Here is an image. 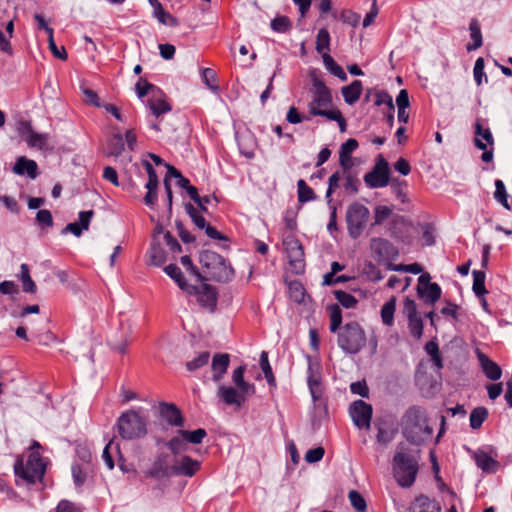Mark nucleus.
Instances as JSON below:
<instances>
[{"instance_id": "nucleus-60", "label": "nucleus", "mask_w": 512, "mask_h": 512, "mask_svg": "<svg viewBox=\"0 0 512 512\" xmlns=\"http://www.w3.org/2000/svg\"><path fill=\"white\" fill-rule=\"evenodd\" d=\"M343 177L345 179L344 188L347 191H350L353 194H356L358 192L359 188V180L358 178L353 175L350 170H343Z\"/></svg>"}, {"instance_id": "nucleus-56", "label": "nucleus", "mask_w": 512, "mask_h": 512, "mask_svg": "<svg viewBox=\"0 0 512 512\" xmlns=\"http://www.w3.org/2000/svg\"><path fill=\"white\" fill-rule=\"evenodd\" d=\"M484 67H485L484 59L482 57H479L475 61L474 68H473L474 80H475L477 86L482 85L483 78L485 79V82H487V80H488L487 76L484 72Z\"/></svg>"}, {"instance_id": "nucleus-52", "label": "nucleus", "mask_w": 512, "mask_h": 512, "mask_svg": "<svg viewBox=\"0 0 512 512\" xmlns=\"http://www.w3.org/2000/svg\"><path fill=\"white\" fill-rule=\"evenodd\" d=\"M210 359V353L207 351L201 352L197 357H195L193 360L188 361L186 363V368L189 371H196L199 368L205 366L208 364Z\"/></svg>"}, {"instance_id": "nucleus-57", "label": "nucleus", "mask_w": 512, "mask_h": 512, "mask_svg": "<svg viewBox=\"0 0 512 512\" xmlns=\"http://www.w3.org/2000/svg\"><path fill=\"white\" fill-rule=\"evenodd\" d=\"M408 327L411 335L414 338L420 339L422 337L424 325L420 316L409 318Z\"/></svg>"}, {"instance_id": "nucleus-33", "label": "nucleus", "mask_w": 512, "mask_h": 512, "mask_svg": "<svg viewBox=\"0 0 512 512\" xmlns=\"http://www.w3.org/2000/svg\"><path fill=\"white\" fill-rule=\"evenodd\" d=\"M323 63L325 68L341 81L347 80V75L343 68L333 59L329 53H322Z\"/></svg>"}, {"instance_id": "nucleus-40", "label": "nucleus", "mask_w": 512, "mask_h": 512, "mask_svg": "<svg viewBox=\"0 0 512 512\" xmlns=\"http://www.w3.org/2000/svg\"><path fill=\"white\" fill-rule=\"evenodd\" d=\"M297 193L300 203H307L316 199L314 190L303 179H299L297 182Z\"/></svg>"}, {"instance_id": "nucleus-32", "label": "nucleus", "mask_w": 512, "mask_h": 512, "mask_svg": "<svg viewBox=\"0 0 512 512\" xmlns=\"http://www.w3.org/2000/svg\"><path fill=\"white\" fill-rule=\"evenodd\" d=\"M377 426V442L383 445L390 443L397 434V429L389 426L387 423H378Z\"/></svg>"}, {"instance_id": "nucleus-7", "label": "nucleus", "mask_w": 512, "mask_h": 512, "mask_svg": "<svg viewBox=\"0 0 512 512\" xmlns=\"http://www.w3.org/2000/svg\"><path fill=\"white\" fill-rule=\"evenodd\" d=\"M369 216V209L359 202H353L348 206L345 219L347 231L351 238L357 239L362 235Z\"/></svg>"}, {"instance_id": "nucleus-22", "label": "nucleus", "mask_w": 512, "mask_h": 512, "mask_svg": "<svg viewBox=\"0 0 512 512\" xmlns=\"http://www.w3.org/2000/svg\"><path fill=\"white\" fill-rule=\"evenodd\" d=\"M38 166L34 160L27 159L24 156L19 157L13 167V172L17 175L27 174L31 179L38 175Z\"/></svg>"}, {"instance_id": "nucleus-15", "label": "nucleus", "mask_w": 512, "mask_h": 512, "mask_svg": "<svg viewBox=\"0 0 512 512\" xmlns=\"http://www.w3.org/2000/svg\"><path fill=\"white\" fill-rule=\"evenodd\" d=\"M218 397L227 405H236L241 407L246 401L247 396L250 393H242L241 390H237L230 386L221 385L218 388Z\"/></svg>"}, {"instance_id": "nucleus-35", "label": "nucleus", "mask_w": 512, "mask_h": 512, "mask_svg": "<svg viewBox=\"0 0 512 512\" xmlns=\"http://www.w3.org/2000/svg\"><path fill=\"white\" fill-rule=\"evenodd\" d=\"M150 264L161 266L166 262V252L159 242L152 240L149 249Z\"/></svg>"}, {"instance_id": "nucleus-13", "label": "nucleus", "mask_w": 512, "mask_h": 512, "mask_svg": "<svg viewBox=\"0 0 512 512\" xmlns=\"http://www.w3.org/2000/svg\"><path fill=\"white\" fill-rule=\"evenodd\" d=\"M370 248L378 261L395 260L399 254L397 247L393 243L380 237L371 239Z\"/></svg>"}, {"instance_id": "nucleus-24", "label": "nucleus", "mask_w": 512, "mask_h": 512, "mask_svg": "<svg viewBox=\"0 0 512 512\" xmlns=\"http://www.w3.org/2000/svg\"><path fill=\"white\" fill-rule=\"evenodd\" d=\"M165 273L171 277L178 287L185 293H195L194 285L187 283L181 269L176 264H169L164 268Z\"/></svg>"}, {"instance_id": "nucleus-47", "label": "nucleus", "mask_w": 512, "mask_h": 512, "mask_svg": "<svg viewBox=\"0 0 512 512\" xmlns=\"http://www.w3.org/2000/svg\"><path fill=\"white\" fill-rule=\"evenodd\" d=\"M395 309H396V302H395L394 298L390 299L382 306L381 318H382V322L385 325L391 326L394 323Z\"/></svg>"}, {"instance_id": "nucleus-5", "label": "nucleus", "mask_w": 512, "mask_h": 512, "mask_svg": "<svg viewBox=\"0 0 512 512\" xmlns=\"http://www.w3.org/2000/svg\"><path fill=\"white\" fill-rule=\"evenodd\" d=\"M45 470L46 467L42 457L37 452L30 453L26 461L23 458H18L14 464L16 485H33L38 481H42Z\"/></svg>"}, {"instance_id": "nucleus-2", "label": "nucleus", "mask_w": 512, "mask_h": 512, "mask_svg": "<svg viewBox=\"0 0 512 512\" xmlns=\"http://www.w3.org/2000/svg\"><path fill=\"white\" fill-rule=\"evenodd\" d=\"M403 436L412 444L420 445L433 434L428 424L425 410L420 406H411L401 419Z\"/></svg>"}, {"instance_id": "nucleus-51", "label": "nucleus", "mask_w": 512, "mask_h": 512, "mask_svg": "<svg viewBox=\"0 0 512 512\" xmlns=\"http://www.w3.org/2000/svg\"><path fill=\"white\" fill-rule=\"evenodd\" d=\"M334 296L336 300L347 309L354 308L358 301L357 299L350 293L345 292L343 290H336L334 291Z\"/></svg>"}, {"instance_id": "nucleus-28", "label": "nucleus", "mask_w": 512, "mask_h": 512, "mask_svg": "<svg viewBox=\"0 0 512 512\" xmlns=\"http://www.w3.org/2000/svg\"><path fill=\"white\" fill-rule=\"evenodd\" d=\"M417 292L428 304H434L441 297V288L437 283H428L426 287H417Z\"/></svg>"}, {"instance_id": "nucleus-19", "label": "nucleus", "mask_w": 512, "mask_h": 512, "mask_svg": "<svg viewBox=\"0 0 512 512\" xmlns=\"http://www.w3.org/2000/svg\"><path fill=\"white\" fill-rule=\"evenodd\" d=\"M230 364V355L227 353H217L213 356L212 359V372H213V380L215 382L220 381L224 374L227 372V369Z\"/></svg>"}, {"instance_id": "nucleus-59", "label": "nucleus", "mask_w": 512, "mask_h": 512, "mask_svg": "<svg viewBox=\"0 0 512 512\" xmlns=\"http://www.w3.org/2000/svg\"><path fill=\"white\" fill-rule=\"evenodd\" d=\"M271 28L278 33H285L291 28V21L286 16H279L271 21Z\"/></svg>"}, {"instance_id": "nucleus-42", "label": "nucleus", "mask_w": 512, "mask_h": 512, "mask_svg": "<svg viewBox=\"0 0 512 512\" xmlns=\"http://www.w3.org/2000/svg\"><path fill=\"white\" fill-rule=\"evenodd\" d=\"M472 276H473L472 290H473L474 294L477 297L484 296L487 293V289L485 287V278H486L485 273L480 270H474L472 272Z\"/></svg>"}, {"instance_id": "nucleus-61", "label": "nucleus", "mask_w": 512, "mask_h": 512, "mask_svg": "<svg viewBox=\"0 0 512 512\" xmlns=\"http://www.w3.org/2000/svg\"><path fill=\"white\" fill-rule=\"evenodd\" d=\"M349 500L353 508L359 512H364L367 508L366 501L363 498V496L355 491L352 490L349 492Z\"/></svg>"}, {"instance_id": "nucleus-39", "label": "nucleus", "mask_w": 512, "mask_h": 512, "mask_svg": "<svg viewBox=\"0 0 512 512\" xmlns=\"http://www.w3.org/2000/svg\"><path fill=\"white\" fill-rule=\"evenodd\" d=\"M90 457H91L90 454H88L87 462H89ZM88 470H89L88 463H86L85 465L74 464L72 466V476H73V480H74V483L76 486L80 487L86 482Z\"/></svg>"}, {"instance_id": "nucleus-17", "label": "nucleus", "mask_w": 512, "mask_h": 512, "mask_svg": "<svg viewBox=\"0 0 512 512\" xmlns=\"http://www.w3.org/2000/svg\"><path fill=\"white\" fill-rule=\"evenodd\" d=\"M160 415L170 424L175 427H182L184 425V418L181 411L173 403H160Z\"/></svg>"}, {"instance_id": "nucleus-46", "label": "nucleus", "mask_w": 512, "mask_h": 512, "mask_svg": "<svg viewBox=\"0 0 512 512\" xmlns=\"http://www.w3.org/2000/svg\"><path fill=\"white\" fill-rule=\"evenodd\" d=\"M178 434L184 437L187 443L191 444H200L202 443L203 439L207 436V432L203 428H198L194 431L181 429L178 431Z\"/></svg>"}, {"instance_id": "nucleus-27", "label": "nucleus", "mask_w": 512, "mask_h": 512, "mask_svg": "<svg viewBox=\"0 0 512 512\" xmlns=\"http://www.w3.org/2000/svg\"><path fill=\"white\" fill-rule=\"evenodd\" d=\"M245 371H246L245 365H240L239 367L234 369V371L232 373V381L235 384V386L237 387V389L241 390L242 393H250L253 395L255 393V385L245 381V379H244Z\"/></svg>"}, {"instance_id": "nucleus-29", "label": "nucleus", "mask_w": 512, "mask_h": 512, "mask_svg": "<svg viewBox=\"0 0 512 512\" xmlns=\"http://www.w3.org/2000/svg\"><path fill=\"white\" fill-rule=\"evenodd\" d=\"M470 38L472 43L467 44L466 49L470 52L480 48L483 44L481 26L476 18H472L469 23Z\"/></svg>"}, {"instance_id": "nucleus-14", "label": "nucleus", "mask_w": 512, "mask_h": 512, "mask_svg": "<svg viewBox=\"0 0 512 512\" xmlns=\"http://www.w3.org/2000/svg\"><path fill=\"white\" fill-rule=\"evenodd\" d=\"M94 214L93 210L80 211L78 214V221L67 224L62 230V234L72 233L74 236L80 237L83 231H87L89 229Z\"/></svg>"}, {"instance_id": "nucleus-16", "label": "nucleus", "mask_w": 512, "mask_h": 512, "mask_svg": "<svg viewBox=\"0 0 512 512\" xmlns=\"http://www.w3.org/2000/svg\"><path fill=\"white\" fill-rule=\"evenodd\" d=\"M195 293H187L197 297L199 305L203 308H214L217 302V293L209 284H202L200 287L195 286Z\"/></svg>"}, {"instance_id": "nucleus-34", "label": "nucleus", "mask_w": 512, "mask_h": 512, "mask_svg": "<svg viewBox=\"0 0 512 512\" xmlns=\"http://www.w3.org/2000/svg\"><path fill=\"white\" fill-rule=\"evenodd\" d=\"M153 7V15L157 20L164 25L175 26L177 25V20L170 13L166 12L162 6V4L157 0L156 2H152L150 4Z\"/></svg>"}, {"instance_id": "nucleus-44", "label": "nucleus", "mask_w": 512, "mask_h": 512, "mask_svg": "<svg viewBox=\"0 0 512 512\" xmlns=\"http://www.w3.org/2000/svg\"><path fill=\"white\" fill-rule=\"evenodd\" d=\"M199 261L209 271L213 266L220 264L222 256L214 251L205 250L200 254Z\"/></svg>"}, {"instance_id": "nucleus-11", "label": "nucleus", "mask_w": 512, "mask_h": 512, "mask_svg": "<svg viewBox=\"0 0 512 512\" xmlns=\"http://www.w3.org/2000/svg\"><path fill=\"white\" fill-rule=\"evenodd\" d=\"M373 409L363 400L354 401L349 408V414L354 425L359 429H369L371 425Z\"/></svg>"}, {"instance_id": "nucleus-21", "label": "nucleus", "mask_w": 512, "mask_h": 512, "mask_svg": "<svg viewBox=\"0 0 512 512\" xmlns=\"http://www.w3.org/2000/svg\"><path fill=\"white\" fill-rule=\"evenodd\" d=\"M358 148L356 139L350 138L344 142L339 151V164L343 170H350L352 167L351 154Z\"/></svg>"}, {"instance_id": "nucleus-8", "label": "nucleus", "mask_w": 512, "mask_h": 512, "mask_svg": "<svg viewBox=\"0 0 512 512\" xmlns=\"http://www.w3.org/2000/svg\"><path fill=\"white\" fill-rule=\"evenodd\" d=\"M287 258L291 268L296 273H301L305 267L304 250L300 241L292 234H288L283 239Z\"/></svg>"}, {"instance_id": "nucleus-64", "label": "nucleus", "mask_w": 512, "mask_h": 512, "mask_svg": "<svg viewBox=\"0 0 512 512\" xmlns=\"http://www.w3.org/2000/svg\"><path fill=\"white\" fill-rule=\"evenodd\" d=\"M109 148H110L109 153L111 155H115V156L120 155L122 153V151L124 150L123 137L120 134H115L110 139Z\"/></svg>"}, {"instance_id": "nucleus-38", "label": "nucleus", "mask_w": 512, "mask_h": 512, "mask_svg": "<svg viewBox=\"0 0 512 512\" xmlns=\"http://www.w3.org/2000/svg\"><path fill=\"white\" fill-rule=\"evenodd\" d=\"M165 445L175 457L180 456L181 453L188 450V443L186 439L179 434L172 437Z\"/></svg>"}, {"instance_id": "nucleus-4", "label": "nucleus", "mask_w": 512, "mask_h": 512, "mask_svg": "<svg viewBox=\"0 0 512 512\" xmlns=\"http://www.w3.org/2000/svg\"><path fill=\"white\" fill-rule=\"evenodd\" d=\"M116 427L123 440L143 438L148 433V416L141 408L129 409L118 417Z\"/></svg>"}, {"instance_id": "nucleus-41", "label": "nucleus", "mask_w": 512, "mask_h": 512, "mask_svg": "<svg viewBox=\"0 0 512 512\" xmlns=\"http://www.w3.org/2000/svg\"><path fill=\"white\" fill-rule=\"evenodd\" d=\"M260 367L263 371V374L265 376V379L267 380V383L271 387H276V378L273 374L272 367L269 363L268 359V353L266 351H262L260 355Z\"/></svg>"}, {"instance_id": "nucleus-37", "label": "nucleus", "mask_w": 512, "mask_h": 512, "mask_svg": "<svg viewBox=\"0 0 512 512\" xmlns=\"http://www.w3.org/2000/svg\"><path fill=\"white\" fill-rule=\"evenodd\" d=\"M147 105L156 118H159L161 115L171 111V105L162 98L148 99Z\"/></svg>"}, {"instance_id": "nucleus-49", "label": "nucleus", "mask_w": 512, "mask_h": 512, "mask_svg": "<svg viewBox=\"0 0 512 512\" xmlns=\"http://www.w3.org/2000/svg\"><path fill=\"white\" fill-rule=\"evenodd\" d=\"M495 199L507 210H511V206L508 202V194L506 192L505 185L502 180L497 179L495 181Z\"/></svg>"}, {"instance_id": "nucleus-36", "label": "nucleus", "mask_w": 512, "mask_h": 512, "mask_svg": "<svg viewBox=\"0 0 512 512\" xmlns=\"http://www.w3.org/2000/svg\"><path fill=\"white\" fill-rule=\"evenodd\" d=\"M20 281L22 282V289L26 293H35L37 286L30 276L29 266L26 263L20 266Z\"/></svg>"}, {"instance_id": "nucleus-1", "label": "nucleus", "mask_w": 512, "mask_h": 512, "mask_svg": "<svg viewBox=\"0 0 512 512\" xmlns=\"http://www.w3.org/2000/svg\"><path fill=\"white\" fill-rule=\"evenodd\" d=\"M312 100L308 104L309 113L312 116H323L331 121H336L343 132L346 129V120L338 109H330L333 98L331 90L318 78L313 79Z\"/></svg>"}, {"instance_id": "nucleus-50", "label": "nucleus", "mask_w": 512, "mask_h": 512, "mask_svg": "<svg viewBox=\"0 0 512 512\" xmlns=\"http://www.w3.org/2000/svg\"><path fill=\"white\" fill-rule=\"evenodd\" d=\"M328 309L330 311V331L335 333L340 329L342 323V310L336 304L330 305Z\"/></svg>"}, {"instance_id": "nucleus-48", "label": "nucleus", "mask_w": 512, "mask_h": 512, "mask_svg": "<svg viewBox=\"0 0 512 512\" xmlns=\"http://www.w3.org/2000/svg\"><path fill=\"white\" fill-rule=\"evenodd\" d=\"M253 144L254 140L251 136H242L238 140L240 153L247 159H252L255 156Z\"/></svg>"}, {"instance_id": "nucleus-18", "label": "nucleus", "mask_w": 512, "mask_h": 512, "mask_svg": "<svg viewBox=\"0 0 512 512\" xmlns=\"http://www.w3.org/2000/svg\"><path fill=\"white\" fill-rule=\"evenodd\" d=\"M474 460L477 467L484 473H496L500 467V463L483 450L474 453Z\"/></svg>"}, {"instance_id": "nucleus-6", "label": "nucleus", "mask_w": 512, "mask_h": 512, "mask_svg": "<svg viewBox=\"0 0 512 512\" xmlns=\"http://www.w3.org/2000/svg\"><path fill=\"white\" fill-rule=\"evenodd\" d=\"M366 343L365 332L357 322H349L338 333V345L348 354L358 353Z\"/></svg>"}, {"instance_id": "nucleus-23", "label": "nucleus", "mask_w": 512, "mask_h": 512, "mask_svg": "<svg viewBox=\"0 0 512 512\" xmlns=\"http://www.w3.org/2000/svg\"><path fill=\"white\" fill-rule=\"evenodd\" d=\"M478 359L483 370V373L488 379L492 381L500 379L502 375V370L496 362L492 361L488 356H486L483 353L478 354Z\"/></svg>"}, {"instance_id": "nucleus-20", "label": "nucleus", "mask_w": 512, "mask_h": 512, "mask_svg": "<svg viewBox=\"0 0 512 512\" xmlns=\"http://www.w3.org/2000/svg\"><path fill=\"white\" fill-rule=\"evenodd\" d=\"M208 273L213 280L218 282H228L234 276L233 268L224 257H222L220 264L213 266Z\"/></svg>"}, {"instance_id": "nucleus-55", "label": "nucleus", "mask_w": 512, "mask_h": 512, "mask_svg": "<svg viewBox=\"0 0 512 512\" xmlns=\"http://www.w3.org/2000/svg\"><path fill=\"white\" fill-rule=\"evenodd\" d=\"M48 135L41 134L31 131L27 142L31 147H38L39 149H44L47 147Z\"/></svg>"}, {"instance_id": "nucleus-25", "label": "nucleus", "mask_w": 512, "mask_h": 512, "mask_svg": "<svg viewBox=\"0 0 512 512\" xmlns=\"http://www.w3.org/2000/svg\"><path fill=\"white\" fill-rule=\"evenodd\" d=\"M475 135L474 144L480 150H485L487 145L492 146L494 144L490 129L484 128L479 121L475 123Z\"/></svg>"}, {"instance_id": "nucleus-12", "label": "nucleus", "mask_w": 512, "mask_h": 512, "mask_svg": "<svg viewBox=\"0 0 512 512\" xmlns=\"http://www.w3.org/2000/svg\"><path fill=\"white\" fill-rule=\"evenodd\" d=\"M201 469V462L187 455L175 457L170 466L171 475L193 477Z\"/></svg>"}, {"instance_id": "nucleus-31", "label": "nucleus", "mask_w": 512, "mask_h": 512, "mask_svg": "<svg viewBox=\"0 0 512 512\" xmlns=\"http://www.w3.org/2000/svg\"><path fill=\"white\" fill-rule=\"evenodd\" d=\"M147 475L157 479L171 475L170 466L167 465L165 456L160 455L156 458Z\"/></svg>"}, {"instance_id": "nucleus-3", "label": "nucleus", "mask_w": 512, "mask_h": 512, "mask_svg": "<svg viewBox=\"0 0 512 512\" xmlns=\"http://www.w3.org/2000/svg\"><path fill=\"white\" fill-rule=\"evenodd\" d=\"M419 465L417 458L406 451L403 444L397 446L392 460L393 476L400 487H411L418 473Z\"/></svg>"}, {"instance_id": "nucleus-45", "label": "nucleus", "mask_w": 512, "mask_h": 512, "mask_svg": "<svg viewBox=\"0 0 512 512\" xmlns=\"http://www.w3.org/2000/svg\"><path fill=\"white\" fill-rule=\"evenodd\" d=\"M330 50V34L326 28H321L316 36V51L322 55V53H328Z\"/></svg>"}, {"instance_id": "nucleus-58", "label": "nucleus", "mask_w": 512, "mask_h": 512, "mask_svg": "<svg viewBox=\"0 0 512 512\" xmlns=\"http://www.w3.org/2000/svg\"><path fill=\"white\" fill-rule=\"evenodd\" d=\"M166 167H167V175L170 176V177L176 178L177 179V185L180 188L186 190L187 187H189L191 185L189 179L185 178L181 174V172L178 169H176L174 166H172L170 164H166Z\"/></svg>"}, {"instance_id": "nucleus-62", "label": "nucleus", "mask_w": 512, "mask_h": 512, "mask_svg": "<svg viewBox=\"0 0 512 512\" xmlns=\"http://www.w3.org/2000/svg\"><path fill=\"white\" fill-rule=\"evenodd\" d=\"M159 182H154V185H151L150 182H147L145 188L147 189V193L144 196V203L153 207L157 201V189Z\"/></svg>"}, {"instance_id": "nucleus-9", "label": "nucleus", "mask_w": 512, "mask_h": 512, "mask_svg": "<svg viewBox=\"0 0 512 512\" xmlns=\"http://www.w3.org/2000/svg\"><path fill=\"white\" fill-rule=\"evenodd\" d=\"M389 176V164L380 154L373 169L364 175V182L369 188H383L389 184Z\"/></svg>"}, {"instance_id": "nucleus-10", "label": "nucleus", "mask_w": 512, "mask_h": 512, "mask_svg": "<svg viewBox=\"0 0 512 512\" xmlns=\"http://www.w3.org/2000/svg\"><path fill=\"white\" fill-rule=\"evenodd\" d=\"M186 212L191 217L192 222L199 229H205L206 235L215 240L223 241L222 244L223 249H229V239L226 235L219 232L215 227L208 224L205 218L199 213V211L191 204L188 203L185 205Z\"/></svg>"}, {"instance_id": "nucleus-53", "label": "nucleus", "mask_w": 512, "mask_h": 512, "mask_svg": "<svg viewBox=\"0 0 512 512\" xmlns=\"http://www.w3.org/2000/svg\"><path fill=\"white\" fill-rule=\"evenodd\" d=\"M201 77L203 82L209 89L213 91H217L219 89V86L217 84V74L213 69L204 68L202 70Z\"/></svg>"}, {"instance_id": "nucleus-43", "label": "nucleus", "mask_w": 512, "mask_h": 512, "mask_svg": "<svg viewBox=\"0 0 512 512\" xmlns=\"http://www.w3.org/2000/svg\"><path fill=\"white\" fill-rule=\"evenodd\" d=\"M488 417V410L485 407H476L470 413V427L479 429Z\"/></svg>"}, {"instance_id": "nucleus-54", "label": "nucleus", "mask_w": 512, "mask_h": 512, "mask_svg": "<svg viewBox=\"0 0 512 512\" xmlns=\"http://www.w3.org/2000/svg\"><path fill=\"white\" fill-rule=\"evenodd\" d=\"M392 214V208L386 205H379L374 209V223L373 225H381Z\"/></svg>"}, {"instance_id": "nucleus-30", "label": "nucleus", "mask_w": 512, "mask_h": 512, "mask_svg": "<svg viewBox=\"0 0 512 512\" xmlns=\"http://www.w3.org/2000/svg\"><path fill=\"white\" fill-rule=\"evenodd\" d=\"M308 387L311 393V396L314 401L320 399L322 390H321V382L320 375L318 372H315L311 363L308 366V377H307Z\"/></svg>"}, {"instance_id": "nucleus-26", "label": "nucleus", "mask_w": 512, "mask_h": 512, "mask_svg": "<svg viewBox=\"0 0 512 512\" xmlns=\"http://www.w3.org/2000/svg\"><path fill=\"white\" fill-rule=\"evenodd\" d=\"M362 90V82L360 80H354L351 84L342 87L341 93L345 102L348 105H353L359 100Z\"/></svg>"}, {"instance_id": "nucleus-63", "label": "nucleus", "mask_w": 512, "mask_h": 512, "mask_svg": "<svg viewBox=\"0 0 512 512\" xmlns=\"http://www.w3.org/2000/svg\"><path fill=\"white\" fill-rule=\"evenodd\" d=\"M343 177V173H340L339 171L333 173L328 180V189L326 191L325 198L327 199L328 203L330 204L332 202L331 195L339 187V181Z\"/></svg>"}]
</instances>
